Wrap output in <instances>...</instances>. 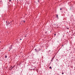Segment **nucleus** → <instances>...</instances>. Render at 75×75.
Masks as SVG:
<instances>
[{
    "label": "nucleus",
    "instance_id": "obj_1",
    "mask_svg": "<svg viewBox=\"0 0 75 75\" xmlns=\"http://www.w3.org/2000/svg\"><path fill=\"white\" fill-rule=\"evenodd\" d=\"M37 50L35 51V52H38V51H40V50H41V49L39 47H37L36 48Z\"/></svg>",
    "mask_w": 75,
    "mask_h": 75
},
{
    "label": "nucleus",
    "instance_id": "obj_2",
    "mask_svg": "<svg viewBox=\"0 0 75 75\" xmlns=\"http://www.w3.org/2000/svg\"><path fill=\"white\" fill-rule=\"evenodd\" d=\"M12 45H11L10 46V47H9V48L10 49H12Z\"/></svg>",
    "mask_w": 75,
    "mask_h": 75
},
{
    "label": "nucleus",
    "instance_id": "obj_3",
    "mask_svg": "<svg viewBox=\"0 0 75 75\" xmlns=\"http://www.w3.org/2000/svg\"><path fill=\"white\" fill-rule=\"evenodd\" d=\"M53 59H52V60H51V62H52H52H53Z\"/></svg>",
    "mask_w": 75,
    "mask_h": 75
},
{
    "label": "nucleus",
    "instance_id": "obj_4",
    "mask_svg": "<svg viewBox=\"0 0 75 75\" xmlns=\"http://www.w3.org/2000/svg\"><path fill=\"white\" fill-rule=\"evenodd\" d=\"M6 25H8V22H6Z\"/></svg>",
    "mask_w": 75,
    "mask_h": 75
},
{
    "label": "nucleus",
    "instance_id": "obj_5",
    "mask_svg": "<svg viewBox=\"0 0 75 75\" xmlns=\"http://www.w3.org/2000/svg\"><path fill=\"white\" fill-rule=\"evenodd\" d=\"M58 61H57V62H56V61H55V64H57L58 63Z\"/></svg>",
    "mask_w": 75,
    "mask_h": 75
},
{
    "label": "nucleus",
    "instance_id": "obj_6",
    "mask_svg": "<svg viewBox=\"0 0 75 75\" xmlns=\"http://www.w3.org/2000/svg\"><path fill=\"white\" fill-rule=\"evenodd\" d=\"M49 68H50V69H51L52 68L51 67H49Z\"/></svg>",
    "mask_w": 75,
    "mask_h": 75
},
{
    "label": "nucleus",
    "instance_id": "obj_7",
    "mask_svg": "<svg viewBox=\"0 0 75 75\" xmlns=\"http://www.w3.org/2000/svg\"><path fill=\"white\" fill-rule=\"evenodd\" d=\"M56 16H57V18H58V15H56Z\"/></svg>",
    "mask_w": 75,
    "mask_h": 75
},
{
    "label": "nucleus",
    "instance_id": "obj_8",
    "mask_svg": "<svg viewBox=\"0 0 75 75\" xmlns=\"http://www.w3.org/2000/svg\"><path fill=\"white\" fill-rule=\"evenodd\" d=\"M7 56H6L5 57V58H7Z\"/></svg>",
    "mask_w": 75,
    "mask_h": 75
},
{
    "label": "nucleus",
    "instance_id": "obj_9",
    "mask_svg": "<svg viewBox=\"0 0 75 75\" xmlns=\"http://www.w3.org/2000/svg\"><path fill=\"white\" fill-rule=\"evenodd\" d=\"M56 60L57 61H58V59H56Z\"/></svg>",
    "mask_w": 75,
    "mask_h": 75
},
{
    "label": "nucleus",
    "instance_id": "obj_10",
    "mask_svg": "<svg viewBox=\"0 0 75 75\" xmlns=\"http://www.w3.org/2000/svg\"><path fill=\"white\" fill-rule=\"evenodd\" d=\"M35 51H37V48L35 49Z\"/></svg>",
    "mask_w": 75,
    "mask_h": 75
},
{
    "label": "nucleus",
    "instance_id": "obj_11",
    "mask_svg": "<svg viewBox=\"0 0 75 75\" xmlns=\"http://www.w3.org/2000/svg\"><path fill=\"white\" fill-rule=\"evenodd\" d=\"M11 0H9V2H11Z\"/></svg>",
    "mask_w": 75,
    "mask_h": 75
},
{
    "label": "nucleus",
    "instance_id": "obj_12",
    "mask_svg": "<svg viewBox=\"0 0 75 75\" xmlns=\"http://www.w3.org/2000/svg\"><path fill=\"white\" fill-rule=\"evenodd\" d=\"M54 57H55V56H54V57H53V58H52V59H54Z\"/></svg>",
    "mask_w": 75,
    "mask_h": 75
},
{
    "label": "nucleus",
    "instance_id": "obj_13",
    "mask_svg": "<svg viewBox=\"0 0 75 75\" xmlns=\"http://www.w3.org/2000/svg\"><path fill=\"white\" fill-rule=\"evenodd\" d=\"M23 21V23H25V21Z\"/></svg>",
    "mask_w": 75,
    "mask_h": 75
},
{
    "label": "nucleus",
    "instance_id": "obj_14",
    "mask_svg": "<svg viewBox=\"0 0 75 75\" xmlns=\"http://www.w3.org/2000/svg\"><path fill=\"white\" fill-rule=\"evenodd\" d=\"M54 35H56V34H54Z\"/></svg>",
    "mask_w": 75,
    "mask_h": 75
},
{
    "label": "nucleus",
    "instance_id": "obj_15",
    "mask_svg": "<svg viewBox=\"0 0 75 75\" xmlns=\"http://www.w3.org/2000/svg\"><path fill=\"white\" fill-rule=\"evenodd\" d=\"M13 67H12V68H11V69H13Z\"/></svg>",
    "mask_w": 75,
    "mask_h": 75
},
{
    "label": "nucleus",
    "instance_id": "obj_16",
    "mask_svg": "<svg viewBox=\"0 0 75 75\" xmlns=\"http://www.w3.org/2000/svg\"><path fill=\"white\" fill-rule=\"evenodd\" d=\"M60 10H62V8H60Z\"/></svg>",
    "mask_w": 75,
    "mask_h": 75
},
{
    "label": "nucleus",
    "instance_id": "obj_17",
    "mask_svg": "<svg viewBox=\"0 0 75 75\" xmlns=\"http://www.w3.org/2000/svg\"><path fill=\"white\" fill-rule=\"evenodd\" d=\"M12 22H13L12 21H11V23H12Z\"/></svg>",
    "mask_w": 75,
    "mask_h": 75
},
{
    "label": "nucleus",
    "instance_id": "obj_18",
    "mask_svg": "<svg viewBox=\"0 0 75 75\" xmlns=\"http://www.w3.org/2000/svg\"><path fill=\"white\" fill-rule=\"evenodd\" d=\"M62 74H64V73H62Z\"/></svg>",
    "mask_w": 75,
    "mask_h": 75
},
{
    "label": "nucleus",
    "instance_id": "obj_19",
    "mask_svg": "<svg viewBox=\"0 0 75 75\" xmlns=\"http://www.w3.org/2000/svg\"><path fill=\"white\" fill-rule=\"evenodd\" d=\"M38 1V3H39V1Z\"/></svg>",
    "mask_w": 75,
    "mask_h": 75
},
{
    "label": "nucleus",
    "instance_id": "obj_20",
    "mask_svg": "<svg viewBox=\"0 0 75 75\" xmlns=\"http://www.w3.org/2000/svg\"><path fill=\"white\" fill-rule=\"evenodd\" d=\"M14 66H13V67H12V68H14Z\"/></svg>",
    "mask_w": 75,
    "mask_h": 75
},
{
    "label": "nucleus",
    "instance_id": "obj_21",
    "mask_svg": "<svg viewBox=\"0 0 75 75\" xmlns=\"http://www.w3.org/2000/svg\"><path fill=\"white\" fill-rule=\"evenodd\" d=\"M20 40H21L22 39H20Z\"/></svg>",
    "mask_w": 75,
    "mask_h": 75
},
{
    "label": "nucleus",
    "instance_id": "obj_22",
    "mask_svg": "<svg viewBox=\"0 0 75 75\" xmlns=\"http://www.w3.org/2000/svg\"><path fill=\"white\" fill-rule=\"evenodd\" d=\"M67 29H69V28H67Z\"/></svg>",
    "mask_w": 75,
    "mask_h": 75
},
{
    "label": "nucleus",
    "instance_id": "obj_23",
    "mask_svg": "<svg viewBox=\"0 0 75 75\" xmlns=\"http://www.w3.org/2000/svg\"><path fill=\"white\" fill-rule=\"evenodd\" d=\"M62 47H63V46H64V45H62Z\"/></svg>",
    "mask_w": 75,
    "mask_h": 75
},
{
    "label": "nucleus",
    "instance_id": "obj_24",
    "mask_svg": "<svg viewBox=\"0 0 75 75\" xmlns=\"http://www.w3.org/2000/svg\"><path fill=\"white\" fill-rule=\"evenodd\" d=\"M49 51H51V50H50Z\"/></svg>",
    "mask_w": 75,
    "mask_h": 75
},
{
    "label": "nucleus",
    "instance_id": "obj_25",
    "mask_svg": "<svg viewBox=\"0 0 75 75\" xmlns=\"http://www.w3.org/2000/svg\"><path fill=\"white\" fill-rule=\"evenodd\" d=\"M9 51H10V50H9Z\"/></svg>",
    "mask_w": 75,
    "mask_h": 75
},
{
    "label": "nucleus",
    "instance_id": "obj_26",
    "mask_svg": "<svg viewBox=\"0 0 75 75\" xmlns=\"http://www.w3.org/2000/svg\"><path fill=\"white\" fill-rule=\"evenodd\" d=\"M25 37H26V36H25Z\"/></svg>",
    "mask_w": 75,
    "mask_h": 75
}]
</instances>
